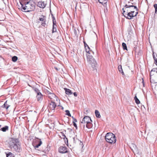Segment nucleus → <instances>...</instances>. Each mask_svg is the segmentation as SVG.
Listing matches in <instances>:
<instances>
[{
  "mask_svg": "<svg viewBox=\"0 0 157 157\" xmlns=\"http://www.w3.org/2000/svg\"><path fill=\"white\" fill-rule=\"evenodd\" d=\"M20 3L21 6V10L25 12H29L35 9V4L30 0H20Z\"/></svg>",
  "mask_w": 157,
  "mask_h": 157,
  "instance_id": "f257e3e1",
  "label": "nucleus"
},
{
  "mask_svg": "<svg viewBox=\"0 0 157 157\" xmlns=\"http://www.w3.org/2000/svg\"><path fill=\"white\" fill-rule=\"evenodd\" d=\"M17 140V139L11 138L9 143L10 146L12 150L17 152H19L21 151V147Z\"/></svg>",
  "mask_w": 157,
  "mask_h": 157,
  "instance_id": "f03ea898",
  "label": "nucleus"
},
{
  "mask_svg": "<svg viewBox=\"0 0 157 157\" xmlns=\"http://www.w3.org/2000/svg\"><path fill=\"white\" fill-rule=\"evenodd\" d=\"M92 122V121L89 116H85L82 119L80 124L84 128L86 126V128H90L93 126Z\"/></svg>",
  "mask_w": 157,
  "mask_h": 157,
  "instance_id": "7ed1b4c3",
  "label": "nucleus"
},
{
  "mask_svg": "<svg viewBox=\"0 0 157 157\" xmlns=\"http://www.w3.org/2000/svg\"><path fill=\"white\" fill-rule=\"evenodd\" d=\"M105 139L107 142L110 144H114L116 142L115 136L111 132L107 133L106 134Z\"/></svg>",
  "mask_w": 157,
  "mask_h": 157,
  "instance_id": "20e7f679",
  "label": "nucleus"
},
{
  "mask_svg": "<svg viewBox=\"0 0 157 157\" xmlns=\"http://www.w3.org/2000/svg\"><path fill=\"white\" fill-rule=\"evenodd\" d=\"M86 56L87 61L90 67L92 68L93 70H94L97 65L96 61L92 56L86 55Z\"/></svg>",
  "mask_w": 157,
  "mask_h": 157,
  "instance_id": "39448f33",
  "label": "nucleus"
},
{
  "mask_svg": "<svg viewBox=\"0 0 157 157\" xmlns=\"http://www.w3.org/2000/svg\"><path fill=\"white\" fill-rule=\"evenodd\" d=\"M56 106V104L52 101L49 104L48 107V109L51 111L52 110H54Z\"/></svg>",
  "mask_w": 157,
  "mask_h": 157,
  "instance_id": "423d86ee",
  "label": "nucleus"
},
{
  "mask_svg": "<svg viewBox=\"0 0 157 157\" xmlns=\"http://www.w3.org/2000/svg\"><path fill=\"white\" fill-rule=\"evenodd\" d=\"M129 146L134 153H138L139 152L138 150L136 145L134 144H131Z\"/></svg>",
  "mask_w": 157,
  "mask_h": 157,
  "instance_id": "0eeeda50",
  "label": "nucleus"
},
{
  "mask_svg": "<svg viewBox=\"0 0 157 157\" xmlns=\"http://www.w3.org/2000/svg\"><path fill=\"white\" fill-rule=\"evenodd\" d=\"M59 152L61 153L64 154L67 153L68 151L66 147L61 146L59 149Z\"/></svg>",
  "mask_w": 157,
  "mask_h": 157,
  "instance_id": "6e6552de",
  "label": "nucleus"
},
{
  "mask_svg": "<svg viewBox=\"0 0 157 157\" xmlns=\"http://www.w3.org/2000/svg\"><path fill=\"white\" fill-rule=\"evenodd\" d=\"M126 6H127L128 9V11L130 12L134 11V10H136V11H137L138 10V9L137 7L134 6H130L126 5Z\"/></svg>",
  "mask_w": 157,
  "mask_h": 157,
  "instance_id": "1a4fd4ad",
  "label": "nucleus"
},
{
  "mask_svg": "<svg viewBox=\"0 0 157 157\" xmlns=\"http://www.w3.org/2000/svg\"><path fill=\"white\" fill-rule=\"evenodd\" d=\"M52 21H53V26H52V33H54L56 31V19L55 17H52Z\"/></svg>",
  "mask_w": 157,
  "mask_h": 157,
  "instance_id": "9d476101",
  "label": "nucleus"
},
{
  "mask_svg": "<svg viewBox=\"0 0 157 157\" xmlns=\"http://www.w3.org/2000/svg\"><path fill=\"white\" fill-rule=\"evenodd\" d=\"M122 10H123V15L125 18L127 17V15L129 12V11H128V9L127 6L126 7L125 5L124 7L122 9Z\"/></svg>",
  "mask_w": 157,
  "mask_h": 157,
  "instance_id": "9b49d317",
  "label": "nucleus"
},
{
  "mask_svg": "<svg viewBox=\"0 0 157 157\" xmlns=\"http://www.w3.org/2000/svg\"><path fill=\"white\" fill-rule=\"evenodd\" d=\"M47 4L46 2L43 1H39L38 2L37 6L40 8H44Z\"/></svg>",
  "mask_w": 157,
  "mask_h": 157,
  "instance_id": "f8f14e48",
  "label": "nucleus"
},
{
  "mask_svg": "<svg viewBox=\"0 0 157 157\" xmlns=\"http://www.w3.org/2000/svg\"><path fill=\"white\" fill-rule=\"evenodd\" d=\"M134 11H131L129 12L128 13L127 15V17L126 18L128 19H131L132 17H134Z\"/></svg>",
  "mask_w": 157,
  "mask_h": 157,
  "instance_id": "ddd939ff",
  "label": "nucleus"
},
{
  "mask_svg": "<svg viewBox=\"0 0 157 157\" xmlns=\"http://www.w3.org/2000/svg\"><path fill=\"white\" fill-rule=\"evenodd\" d=\"M36 98L37 101L40 102L42 100L43 95L41 93L40 94L38 93V94H37L36 96Z\"/></svg>",
  "mask_w": 157,
  "mask_h": 157,
  "instance_id": "4468645a",
  "label": "nucleus"
},
{
  "mask_svg": "<svg viewBox=\"0 0 157 157\" xmlns=\"http://www.w3.org/2000/svg\"><path fill=\"white\" fill-rule=\"evenodd\" d=\"M156 74H157V68H153L150 73V77L152 75H155Z\"/></svg>",
  "mask_w": 157,
  "mask_h": 157,
  "instance_id": "2eb2a0df",
  "label": "nucleus"
},
{
  "mask_svg": "<svg viewBox=\"0 0 157 157\" xmlns=\"http://www.w3.org/2000/svg\"><path fill=\"white\" fill-rule=\"evenodd\" d=\"M48 97L51 99H53V98H55L57 101V100L58 98L53 93H52L51 94H50V95H49V96H48Z\"/></svg>",
  "mask_w": 157,
  "mask_h": 157,
  "instance_id": "dca6fc26",
  "label": "nucleus"
},
{
  "mask_svg": "<svg viewBox=\"0 0 157 157\" xmlns=\"http://www.w3.org/2000/svg\"><path fill=\"white\" fill-rule=\"evenodd\" d=\"M85 49L86 52L88 53L87 55H90L91 52L93 53V52L91 50H90L89 46H87V47L85 48Z\"/></svg>",
  "mask_w": 157,
  "mask_h": 157,
  "instance_id": "f3484780",
  "label": "nucleus"
},
{
  "mask_svg": "<svg viewBox=\"0 0 157 157\" xmlns=\"http://www.w3.org/2000/svg\"><path fill=\"white\" fill-rule=\"evenodd\" d=\"M64 89L65 90V93L66 94L71 95L72 94V92L70 89L67 88H65Z\"/></svg>",
  "mask_w": 157,
  "mask_h": 157,
  "instance_id": "a211bd4d",
  "label": "nucleus"
},
{
  "mask_svg": "<svg viewBox=\"0 0 157 157\" xmlns=\"http://www.w3.org/2000/svg\"><path fill=\"white\" fill-rule=\"evenodd\" d=\"M95 113L96 116L97 117L100 118L101 117V115H100V113L98 110H95Z\"/></svg>",
  "mask_w": 157,
  "mask_h": 157,
  "instance_id": "6ab92c4d",
  "label": "nucleus"
},
{
  "mask_svg": "<svg viewBox=\"0 0 157 157\" xmlns=\"http://www.w3.org/2000/svg\"><path fill=\"white\" fill-rule=\"evenodd\" d=\"M118 69L119 71L123 75H124V72L123 71L121 65H119L118 66Z\"/></svg>",
  "mask_w": 157,
  "mask_h": 157,
  "instance_id": "aec40b11",
  "label": "nucleus"
},
{
  "mask_svg": "<svg viewBox=\"0 0 157 157\" xmlns=\"http://www.w3.org/2000/svg\"><path fill=\"white\" fill-rule=\"evenodd\" d=\"M45 18V17L43 15H41L39 18V20L42 22L44 21H46Z\"/></svg>",
  "mask_w": 157,
  "mask_h": 157,
  "instance_id": "412c9836",
  "label": "nucleus"
},
{
  "mask_svg": "<svg viewBox=\"0 0 157 157\" xmlns=\"http://www.w3.org/2000/svg\"><path fill=\"white\" fill-rule=\"evenodd\" d=\"M7 101H6L4 103V105H3V107L5 108L6 109H7L10 106L9 105H8L7 103Z\"/></svg>",
  "mask_w": 157,
  "mask_h": 157,
  "instance_id": "4be33fe9",
  "label": "nucleus"
},
{
  "mask_svg": "<svg viewBox=\"0 0 157 157\" xmlns=\"http://www.w3.org/2000/svg\"><path fill=\"white\" fill-rule=\"evenodd\" d=\"M99 2L102 4H105L107 2V0H98Z\"/></svg>",
  "mask_w": 157,
  "mask_h": 157,
  "instance_id": "5701e85b",
  "label": "nucleus"
},
{
  "mask_svg": "<svg viewBox=\"0 0 157 157\" xmlns=\"http://www.w3.org/2000/svg\"><path fill=\"white\" fill-rule=\"evenodd\" d=\"M134 99L135 100L136 103L137 104H138L140 103V101L138 99L137 97L136 96L134 98Z\"/></svg>",
  "mask_w": 157,
  "mask_h": 157,
  "instance_id": "b1692460",
  "label": "nucleus"
},
{
  "mask_svg": "<svg viewBox=\"0 0 157 157\" xmlns=\"http://www.w3.org/2000/svg\"><path fill=\"white\" fill-rule=\"evenodd\" d=\"M8 129V127L7 126H6L5 127H3L1 129V130L3 132H6L7 130Z\"/></svg>",
  "mask_w": 157,
  "mask_h": 157,
  "instance_id": "393cba45",
  "label": "nucleus"
},
{
  "mask_svg": "<svg viewBox=\"0 0 157 157\" xmlns=\"http://www.w3.org/2000/svg\"><path fill=\"white\" fill-rule=\"evenodd\" d=\"M42 144V142L40 140L39 141V143L38 144H37L36 145H33V146L34 147H35V148H38Z\"/></svg>",
  "mask_w": 157,
  "mask_h": 157,
  "instance_id": "a878e982",
  "label": "nucleus"
},
{
  "mask_svg": "<svg viewBox=\"0 0 157 157\" xmlns=\"http://www.w3.org/2000/svg\"><path fill=\"white\" fill-rule=\"evenodd\" d=\"M122 46L123 47V48L124 50H128L127 47L125 43H122Z\"/></svg>",
  "mask_w": 157,
  "mask_h": 157,
  "instance_id": "bb28decb",
  "label": "nucleus"
},
{
  "mask_svg": "<svg viewBox=\"0 0 157 157\" xmlns=\"http://www.w3.org/2000/svg\"><path fill=\"white\" fill-rule=\"evenodd\" d=\"M17 57L16 56H14L12 57V60L14 62H16L17 59Z\"/></svg>",
  "mask_w": 157,
  "mask_h": 157,
  "instance_id": "cd10ccee",
  "label": "nucleus"
},
{
  "mask_svg": "<svg viewBox=\"0 0 157 157\" xmlns=\"http://www.w3.org/2000/svg\"><path fill=\"white\" fill-rule=\"evenodd\" d=\"M12 153L10 152H9V153L6 154V157H14L13 156H12Z\"/></svg>",
  "mask_w": 157,
  "mask_h": 157,
  "instance_id": "c85d7f7f",
  "label": "nucleus"
},
{
  "mask_svg": "<svg viewBox=\"0 0 157 157\" xmlns=\"http://www.w3.org/2000/svg\"><path fill=\"white\" fill-rule=\"evenodd\" d=\"M65 112L66 113V115L69 116L71 117V114L70 113L69 111L68 110H66L65 111Z\"/></svg>",
  "mask_w": 157,
  "mask_h": 157,
  "instance_id": "c756f323",
  "label": "nucleus"
},
{
  "mask_svg": "<svg viewBox=\"0 0 157 157\" xmlns=\"http://www.w3.org/2000/svg\"><path fill=\"white\" fill-rule=\"evenodd\" d=\"M35 91L37 93V94H38V93H41L40 92L39 90H38V89L36 88H35L34 89Z\"/></svg>",
  "mask_w": 157,
  "mask_h": 157,
  "instance_id": "7c9ffc66",
  "label": "nucleus"
},
{
  "mask_svg": "<svg viewBox=\"0 0 157 157\" xmlns=\"http://www.w3.org/2000/svg\"><path fill=\"white\" fill-rule=\"evenodd\" d=\"M154 6L155 8V13H157V4H154Z\"/></svg>",
  "mask_w": 157,
  "mask_h": 157,
  "instance_id": "2f4dec72",
  "label": "nucleus"
},
{
  "mask_svg": "<svg viewBox=\"0 0 157 157\" xmlns=\"http://www.w3.org/2000/svg\"><path fill=\"white\" fill-rule=\"evenodd\" d=\"M153 56L155 61H156L157 60V56H155L154 52H153Z\"/></svg>",
  "mask_w": 157,
  "mask_h": 157,
  "instance_id": "473e14b6",
  "label": "nucleus"
},
{
  "mask_svg": "<svg viewBox=\"0 0 157 157\" xmlns=\"http://www.w3.org/2000/svg\"><path fill=\"white\" fill-rule=\"evenodd\" d=\"M72 118L73 119V123H74H74H75V122H77V120L75 118H74L72 116Z\"/></svg>",
  "mask_w": 157,
  "mask_h": 157,
  "instance_id": "72a5a7b5",
  "label": "nucleus"
},
{
  "mask_svg": "<svg viewBox=\"0 0 157 157\" xmlns=\"http://www.w3.org/2000/svg\"><path fill=\"white\" fill-rule=\"evenodd\" d=\"M45 22L46 21H44L42 22L41 25L44 27H45L46 25Z\"/></svg>",
  "mask_w": 157,
  "mask_h": 157,
  "instance_id": "f704fd0d",
  "label": "nucleus"
},
{
  "mask_svg": "<svg viewBox=\"0 0 157 157\" xmlns=\"http://www.w3.org/2000/svg\"><path fill=\"white\" fill-rule=\"evenodd\" d=\"M125 5L133 6V4L132 3H131V2H128V4H126Z\"/></svg>",
  "mask_w": 157,
  "mask_h": 157,
  "instance_id": "c9c22d12",
  "label": "nucleus"
},
{
  "mask_svg": "<svg viewBox=\"0 0 157 157\" xmlns=\"http://www.w3.org/2000/svg\"><path fill=\"white\" fill-rule=\"evenodd\" d=\"M83 42L84 44L85 48H86V47H87V46H88V45L86 44V43L84 41Z\"/></svg>",
  "mask_w": 157,
  "mask_h": 157,
  "instance_id": "e433bc0d",
  "label": "nucleus"
},
{
  "mask_svg": "<svg viewBox=\"0 0 157 157\" xmlns=\"http://www.w3.org/2000/svg\"><path fill=\"white\" fill-rule=\"evenodd\" d=\"M73 125L74 126V127L76 128V129L77 128V126L75 123L74 122V123H73Z\"/></svg>",
  "mask_w": 157,
  "mask_h": 157,
  "instance_id": "4c0bfd02",
  "label": "nucleus"
},
{
  "mask_svg": "<svg viewBox=\"0 0 157 157\" xmlns=\"http://www.w3.org/2000/svg\"><path fill=\"white\" fill-rule=\"evenodd\" d=\"M142 83L143 84V86L144 87V79H143V78H142Z\"/></svg>",
  "mask_w": 157,
  "mask_h": 157,
  "instance_id": "58836bf2",
  "label": "nucleus"
},
{
  "mask_svg": "<svg viewBox=\"0 0 157 157\" xmlns=\"http://www.w3.org/2000/svg\"><path fill=\"white\" fill-rule=\"evenodd\" d=\"M52 93L50 92L49 91H48L47 92V94L48 95V96H49V95H50V94H51Z\"/></svg>",
  "mask_w": 157,
  "mask_h": 157,
  "instance_id": "ea45409f",
  "label": "nucleus"
},
{
  "mask_svg": "<svg viewBox=\"0 0 157 157\" xmlns=\"http://www.w3.org/2000/svg\"><path fill=\"white\" fill-rule=\"evenodd\" d=\"M74 95L75 97H77V93L76 92H74Z\"/></svg>",
  "mask_w": 157,
  "mask_h": 157,
  "instance_id": "a19ab883",
  "label": "nucleus"
},
{
  "mask_svg": "<svg viewBox=\"0 0 157 157\" xmlns=\"http://www.w3.org/2000/svg\"><path fill=\"white\" fill-rule=\"evenodd\" d=\"M138 11H136V12L135 13V15L134 14V17L136 16V15H137V14H138Z\"/></svg>",
  "mask_w": 157,
  "mask_h": 157,
  "instance_id": "79ce46f5",
  "label": "nucleus"
},
{
  "mask_svg": "<svg viewBox=\"0 0 157 157\" xmlns=\"http://www.w3.org/2000/svg\"><path fill=\"white\" fill-rule=\"evenodd\" d=\"M54 68L57 71H58L59 70V69L57 68V67H54Z\"/></svg>",
  "mask_w": 157,
  "mask_h": 157,
  "instance_id": "37998d69",
  "label": "nucleus"
},
{
  "mask_svg": "<svg viewBox=\"0 0 157 157\" xmlns=\"http://www.w3.org/2000/svg\"><path fill=\"white\" fill-rule=\"evenodd\" d=\"M62 136L63 137H63L64 139L65 137H66L65 135L63 133H62Z\"/></svg>",
  "mask_w": 157,
  "mask_h": 157,
  "instance_id": "c03bdc74",
  "label": "nucleus"
},
{
  "mask_svg": "<svg viewBox=\"0 0 157 157\" xmlns=\"http://www.w3.org/2000/svg\"><path fill=\"white\" fill-rule=\"evenodd\" d=\"M155 64L157 65V60L156 61H155Z\"/></svg>",
  "mask_w": 157,
  "mask_h": 157,
  "instance_id": "a18cd8bd",
  "label": "nucleus"
},
{
  "mask_svg": "<svg viewBox=\"0 0 157 157\" xmlns=\"http://www.w3.org/2000/svg\"><path fill=\"white\" fill-rule=\"evenodd\" d=\"M61 109L63 110V107L62 106H61Z\"/></svg>",
  "mask_w": 157,
  "mask_h": 157,
  "instance_id": "49530a36",
  "label": "nucleus"
},
{
  "mask_svg": "<svg viewBox=\"0 0 157 157\" xmlns=\"http://www.w3.org/2000/svg\"><path fill=\"white\" fill-rule=\"evenodd\" d=\"M156 80H157V82H156V83H157V75Z\"/></svg>",
  "mask_w": 157,
  "mask_h": 157,
  "instance_id": "de8ad7c7",
  "label": "nucleus"
},
{
  "mask_svg": "<svg viewBox=\"0 0 157 157\" xmlns=\"http://www.w3.org/2000/svg\"><path fill=\"white\" fill-rule=\"evenodd\" d=\"M1 125H0V127H1Z\"/></svg>",
  "mask_w": 157,
  "mask_h": 157,
  "instance_id": "09e8293b",
  "label": "nucleus"
}]
</instances>
